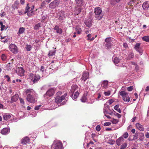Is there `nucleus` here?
Instances as JSON below:
<instances>
[{"label": "nucleus", "instance_id": "obj_20", "mask_svg": "<svg viewBox=\"0 0 149 149\" xmlns=\"http://www.w3.org/2000/svg\"><path fill=\"white\" fill-rule=\"evenodd\" d=\"M92 20L91 19L89 18L88 19L85 20L84 22V23L87 26L90 27L92 25Z\"/></svg>", "mask_w": 149, "mask_h": 149}, {"label": "nucleus", "instance_id": "obj_45", "mask_svg": "<svg viewBox=\"0 0 149 149\" xmlns=\"http://www.w3.org/2000/svg\"><path fill=\"white\" fill-rule=\"evenodd\" d=\"M118 120L116 119H113L112 121V123L113 124H116L118 123Z\"/></svg>", "mask_w": 149, "mask_h": 149}, {"label": "nucleus", "instance_id": "obj_9", "mask_svg": "<svg viewBox=\"0 0 149 149\" xmlns=\"http://www.w3.org/2000/svg\"><path fill=\"white\" fill-rule=\"evenodd\" d=\"M140 43H137L135 45L134 48L136 51L139 52L140 55H141L143 54V50L142 47L140 46Z\"/></svg>", "mask_w": 149, "mask_h": 149}, {"label": "nucleus", "instance_id": "obj_38", "mask_svg": "<svg viewBox=\"0 0 149 149\" xmlns=\"http://www.w3.org/2000/svg\"><path fill=\"white\" fill-rule=\"evenodd\" d=\"M79 93L78 92V91H77L75 93L74 95L73 98H72V96L71 97L72 98L73 100L75 99L78 97V96L79 95Z\"/></svg>", "mask_w": 149, "mask_h": 149}, {"label": "nucleus", "instance_id": "obj_37", "mask_svg": "<svg viewBox=\"0 0 149 149\" xmlns=\"http://www.w3.org/2000/svg\"><path fill=\"white\" fill-rule=\"evenodd\" d=\"M30 8L29 6V4L27 3L26 6L25 8V10L24 12V14H26L29 11V10L30 9Z\"/></svg>", "mask_w": 149, "mask_h": 149}, {"label": "nucleus", "instance_id": "obj_4", "mask_svg": "<svg viewBox=\"0 0 149 149\" xmlns=\"http://www.w3.org/2000/svg\"><path fill=\"white\" fill-rule=\"evenodd\" d=\"M119 93L124 101L128 102L130 100V98L128 95V93L122 91H119Z\"/></svg>", "mask_w": 149, "mask_h": 149}, {"label": "nucleus", "instance_id": "obj_17", "mask_svg": "<svg viewBox=\"0 0 149 149\" xmlns=\"http://www.w3.org/2000/svg\"><path fill=\"white\" fill-rule=\"evenodd\" d=\"M54 29L56 31V33L59 34H61L63 32L62 29L59 28V26L58 25L55 26Z\"/></svg>", "mask_w": 149, "mask_h": 149}, {"label": "nucleus", "instance_id": "obj_54", "mask_svg": "<svg viewBox=\"0 0 149 149\" xmlns=\"http://www.w3.org/2000/svg\"><path fill=\"white\" fill-rule=\"evenodd\" d=\"M5 78H6L7 79V81L8 82H9L10 81V77L8 75H5L4 77Z\"/></svg>", "mask_w": 149, "mask_h": 149}, {"label": "nucleus", "instance_id": "obj_6", "mask_svg": "<svg viewBox=\"0 0 149 149\" xmlns=\"http://www.w3.org/2000/svg\"><path fill=\"white\" fill-rule=\"evenodd\" d=\"M60 2L59 0H55L50 3L49 6V8L51 9L56 8L59 5Z\"/></svg>", "mask_w": 149, "mask_h": 149}, {"label": "nucleus", "instance_id": "obj_63", "mask_svg": "<svg viewBox=\"0 0 149 149\" xmlns=\"http://www.w3.org/2000/svg\"><path fill=\"white\" fill-rule=\"evenodd\" d=\"M61 93H62L61 92H58L56 93V96H59L61 94Z\"/></svg>", "mask_w": 149, "mask_h": 149}, {"label": "nucleus", "instance_id": "obj_31", "mask_svg": "<svg viewBox=\"0 0 149 149\" xmlns=\"http://www.w3.org/2000/svg\"><path fill=\"white\" fill-rule=\"evenodd\" d=\"M35 13V10L33 9H31L27 13L28 16L30 17L33 15Z\"/></svg>", "mask_w": 149, "mask_h": 149}, {"label": "nucleus", "instance_id": "obj_58", "mask_svg": "<svg viewBox=\"0 0 149 149\" xmlns=\"http://www.w3.org/2000/svg\"><path fill=\"white\" fill-rule=\"evenodd\" d=\"M123 47L125 48H127L128 47V45L127 43H124L123 44Z\"/></svg>", "mask_w": 149, "mask_h": 149}, {"label": "nucleus", "instance_id": "obj_49", "mask_svg": "<svg viewBox=\"0 0 149 149\" xmlns=\"http://www.w3.org/2000/svg\"><path fill=\"white\" fill-rule=\"evenodd\" d=\"M104 94L105 96H109L110 94V92L109 91L107 92H104Z\"/></svg>", "mask_w": 149, "mask_h": 149}, {"label": "nucleus", "instance_id": "obj_50", "mask_svg": "<svg viewBox=\"0 0 149 149\" xmlns=\"http://www.w3.org/2000/svg\"><path fill=\"white\" fill-rule=\"evenodd\" d=\"M111 124V123L110 122H106L104 123V125L105 126H108Z\"/></svg>", "mask_w": 149, "mask_h": 149}, {"label": "nucleus", "instance_id": "obj_22", "mask_svg": "<svg viewBox=\"0 0 149 149\" xmlns=\"http://www.w3.org/2000/svg\"><path fill=\"white\" fill-rule=\"evenodd\" d=\"M77 5L78 6L81 7L83 5L84 0H75Z\"/></svg>", "mask_w": 149, "mask_h": 149}, {"label": "nucleus", "instance_id": "obj_44", "mask_svg": "<svg viewBox=\"0 0 149 149\" xmlns=\"http://www.w3.org/2000/svg\"><path fill=\"white\" fill-rule=\"evenodd\" d=\"M139 134L137 133H136L133 136V140H135L138 138Z\"/></svg>", "mask_w": 149, "mask_h": 149}, {"label": "nucleus", "instance_id": "obj_41", "mask_svg": "<svg viewBox=\"0 0 149 149\" xmlns=\"http://www.w3.org/2000/svg\"><path fill=\"white\" fill-rule=\"evenodd\" d=\"M87 100L86 96L85 95H84L81 99V100L82 102H86Z\"/></svg>", "mask_w": 149, "mask_h": 149}, {"label": "nucleus", "instance_id": "obj_25", "mask_svg": "<svg viewBox=\"0 0 149 149\" xmlns=\"http://www.w3.org/2000/svg\"><path fill=\"white\" fill-rule=\"evenodd\" d=\"M136 125L137 128L141 131H143L144 130V128L143 126L140 124L139 123H136Z\"/></svg>", "mask_w": 149, "mask_h": 149}, {"label": "nucleus", "instance_id": "obj_39", "mask_svg": "<svg viewBox=\"0 0 149 149\" xmlns=\"http://www.w3.org/2000/svg\"><path fill=\"white\" fill-rule=\"evenodd\" d=\"M32 47L30 45H26L25 47L27 51H30Z\"/></svg>", "mask_w": 149, "mask_h": 149}, {"label": "nucleus", "instance_id": "obj_48", "mask_svg": "<svg viewBox=\"0 0 149 149\" xmlns=\"http://www.w3.org/2000/svg\"><path fill=\"white\" fill-rule=\"evenodd\" d=\"M123 136L126 139L128 137V134L127 132H125L123 134Z\"/></svg>", "mask_w": 149, "mask_h": 149}, {"label": "nucleus", "instance_id": "obj_36", "mask_svg": "<svg viewBox=\"0 0 149 149\" xmlns=\"http://www.w3.org/2000/svg\"><path fill=\"white\" fill-rule=\"evenodd\" d=\"M119 107V106L117 105L115 106L114 107V109L115 110H116L119 113H121V111L120 108H118Z\"/></svg>", "mask_w": 149, "mask_h": 149}, {"label": "nucleus", "instance_id": "obj_27", "mask_svg": "<svg viewBox=\"0 0 149 149\" xmlns=\"http://www.w3.org/2000/svg\"><path fill=\"white\" fill-rule=\"evenodd\" d=\"M123 139L121 137H119L116 141V144L117 145L119 146L121 143L123 141Z\"/></svg>", "mask_w": 149, "mask_h": 149}, {"label": "nucleus", "instance_id": "obj_53", "mask_svg": "<svg viewBox=\"0 0 149 149\" xmlns=\"http://www.w3.org/2000/svg\"><path fill=\"white\" fill-rule=\"evenodd\" d=\"M115 115L116 116H117V117L119 118L121 117V115L120 114H119V113H116L115 111Z\"/></svg>", "mask_w": 149, "mask_h": 149}, {"label": "nucleus", "instance_id": "obj_61", "mask_svg": "<svg viewBox=\"0 0 149 149\" xmlns=\"http://www.w3.org/2000/svg\"><path fill=\"white\" fill-rule=\"evenodd\" d=\"M113 102V100L111 99L109 100L108 103H109V104H111Z\"/></svg>", "mask_w": 149, "mask_h": 149}, {"label": "nucleus", "instance_id": "obj_57", "mask_svg": "<svg viewBox=\"0 0 149 149\" xmlns=\"http://www.w3.org/2000/svg\"><path fill=\"white\" fill-rule=\"evenodd\" d=\"M41 106V105H39L38 106H36L34 108V109L35 110H38L40 108V107Z\"/></svg>", "mask_w": 149, "mask_h": 149}, {"label": "nucleus", "instance_id": "obj_5", "mask_svg": "<svg viewBox=\"0 0 149 149\" xmlns=\"http://www.w3.org/2000/svg\"><path fill=\"white\" fill-rule=\"evenodd\" d=\"M55 89L54 88H51L48 90L44 94L43 96L46 99L48 98V97H51L55 93Z\"/></svg>", "mask_w": 149, "mask_h": 149}, {"label": "nucleus", "instance_id": "obj_26", "mask_svg": "<svg viewBox=\"0 0 149 149\" xmlns=\"http://www.w3.org/2000/svg\"><path fill=\"white\" fill-rule=\"evenodd\" d=\"M134 54L133 52L130 53L128 55L127 57L126 58V59L127 60H130L134 57Z\"/></svg>", "mask_w": 149, "mask_h": 149}, {"label": "nucleus", "instance_id": "obj_13", "mask_svg": "<svg viewBox=\"0 0 149 149\" xmlns=\"http://www.w3.org/2000/svg\"><path fill=\"white\" fill-rule=\"evenodd\" d=\"M32 80L33 81V83H35L37 82L40 79V77L38 74H32Z\"/></svg>", "mask_w": 149, "mask_h": 149}, {"label": "nucleus", "instance_id": "obj_8", "mask_svg": "<svg viewBox=\"0 0 149 149\" xmlns=\"http://www.w3.org/2000/svg\"><path fill=\"white\" fill-rule=\"evenodd\" d=\"M140 43H137L135 45L134 48L136 51L139 52L140 55H141L143 54V50L142 47L140 46Z\"/></svg>", "mask_w": 149, "mask_h": 149}, {"label": "nucleus", "instance_id": "obj_28", "mask_svg": "<svg viewBox=\"0 0 149 149\" xmlns=\"http://www.w3.org/2000/svg\"><path fill=\"white\" fill-rule=\"evenodd\" d=\"M25 31V29L24 28L22 27L19 28V31L17 33L18 36H19L20 35L23 33Z\"/></svg>", "mask_w": 149, "mask_h": 149}, {"label": "nucleus", "instance_id": "obj_24", "mask_svg": "<svg viewBox=\"0 0 149 149\" xmlns=\"http://www.w3.org/2000/svg\"><path fill=\"white\" fill-rule=\"evenodd\" d=\"M142 7L144 10H147L149 7V4L147 2H145L143 3Z\"/></svg>", "mask_w": 149, "mask_h": 149}, {"label": "nucleus", "instance_id": "obj_11", "mask_svg": "<svg viewBox=\"0 0 149 149\" xmlns=\"http://www.w3.org/2000/svg\"><path fill=\"white\" fill-rule=\"evenodd\" d=\"M9 48L10 50L13 53L15 54L17 52V46L14 44H10L9 46Z\"/></svg>", "mask_w": 149, "mask_h": 149}, {"label": "nucleus", "instance_id": "obj_2", "mask_svg": "<svg viewBox=\"0 0 149 149\" xmlns=\"http://www.w3.org/2000/svg\"><path fill=\"white\" fill-rule=\"evenodd\" d=\"M63 147L62 143L60 141H55L52 145L51 149H62Z\"/></svg>", "mask_w": 149, "mask_h": 149}, {"label": "nucleus", "instance_id": "obj_30", "mask_svg": "<svg viewBox=\"0 0 149 149\" xmlns=\"http://www.w3.org/2000/svg\"><path fill=\"white\" fill-rule=\"evenodd\" d=\"M9 130L7 128H4L1 130V133L3 134H6L8 133Z\"/></svg>", "mask_w": 149, "mask_h": 149}, {"label": "nucleus", "instance_id": "obj_43", "mask_svg": "<svg viewBox=\"0 0 149 149\" xmlns=\"http://www.w3.org/2000/svg\"><path fill=\"white\" fill-rule=\"evenodd\" d=\"M41 24L40 23H38L37 24L35 25L34 29L36 30L38 29L39 28L41 27Z\"/></svg>", "mask_w": 149, "mask_h": 149}, {"label": "nucleus", "instance_id": "obj_42", "mask_svg": "<svg viewBox=\"0 0 149 149\" xmlns=\"http://www.w3.org/2000/svg\"><path fill=\"white\" fill-rule=\"evenodd\" d=\"M139 140L141 141H143V138L144 137V135L143 134L141 133L139 134Z\"/></svg>", "mask_w": 149, "mask_h": 149}, {"label": "nucleus", "instance_id": "obj_59", "mask_svg": "<svg viewBox=\"0 0 149 149\" xmlns=\"http://www.w3.org/2000/svg\"><path fill=\"white\" fill-rule=\"evenodd\" d=\"M98 96L97 98L96 99V100H99V99L100 98L101 96V94L100 93H99L98 94Z\"/></svg>", "mask_w": 149, "mask_h": 149}, {"label": "nucleus", "instance_id": "obj_16", "mask_svg": "<svg viewBox=\"0 0 149 149\" xmlns=\"http://www.w3.org/2000/svg\"><path fill=\"white\" fill-rule=\"evenodd\" d=\"M16 71L17 72H18V74L19 76H22L24 75V70L23 68H18Z\"/></svg>", "mask_w": 149, "mask_h": 149}, {"label": "nucleus", "instance_id": "obj_60", "mask_svg": "<svg viewBox=\"0 0 149 149\" xmlns=\"http://www.w3.org/2000/svg\"><path fill=\"white\" fill-rule=\"evenodd\" d=\"M40 70L42 72L44 71L45 68L44 66H41Z\"/></svg>", "mask_w": 149, "mask_h": 149}, {"label": "nucleus", "instance_id": "obj_47", "mask_svg": "<svg viewBox=\"0 0 149 149\" xmlns=\"http://www.w3.org/2000/svg\"><path fill=\"white\" fill-rule=\"evenodd\" d=\"M127 146L126 143H124L121 145L120 149H124Z\"/></svg>", "mask_w": 149, "mask_h": 149}, {"label": "nucleus", "instance_id": "obj_52", "mask_svg": "<svg viewBox=\"0 0 149 149\" xmlns=\"http://www.w3.org/2000/svg\"><path fill=\"white\" fill-rule=\"evenodd\" d=\"M32 90V89H27L26 91V94L29 93V94H30V93L31 92Z\"/></svg>", "mask_w": 149, "mask_h": 149}, {"label": "nucleus", "instance_id": "obj_12", "mask_svg": "<svg viewBox=\"0 0 149 149\" xmlns=\"http://www.w3.org/2000/svg\"><path fill=\"white\" fill-rule=\"evenodd\" d=\"M58 19L60 21H62L65 18V12L63 10L59 11L58 13Z\"/></svg>", "mask_w": 149, "mask_h": 149}, {"label": "nucleus", "instance_id": "obj_7", "mask_svg": "<svg viewBox=\"0 0 149 149\" xmlns=\"http://www.w3.org/2000/svg\"><path fill=\"white\" fill-rule=\"evenodd\" d=\"M26 100L28 102L34 103L37 101V99L31 94H28L26 97Z\"/></svg>", "mask_w": 149, "mask_h": 149}, {"label": "nucleus", "instance_id": "obj_29", "mask_svg": "<svg viewBox=\"0 0 149 149\" xmlns=\"http://www.w3.org/2000/svg\"><path fill=\"white\" fill-rule=\"evenodd\" d=\"M112 60L114 63L118 64V63L120 60V59L118 57L113 56V57Z\"/></svg>", "mask_w": 149, "mask_h": 149}, {"label": "nucleus", "instance_id": "obj_14", "mask_svg": "<svg viewBox=\"0 0 149 149\" xmlns=\"http://www.w3.org/2000/svg\"><path fill=\"white\" fill-rule=\"evenodd\" d=\"M89 77V73L88 72H84L81 77V79L84 81H86Z\"/></svg>", "mask_w": 149, "mask_h": 149}, {"label": "nucleus", "instance_id": "obj_40", "mask_svg": "<svg viewBox=\"0 0 149 149\" xmlns=\"http://www.w3.org/2000/svg\"><path fill=\"white\" fill-rule=\"evenodd\" d=\"M56 53V51H49V53L48 54L49 56H52L54 55Z\"/></svg>", "mask_w": 149, "mask_h": 149}, {"label": "nucleus", "instance_id": "obj_46", "mask_svg": "<svg viewBox=\"0 0 149 149\" xmlns=\"http://www.w3.org/2000/svg\"><path fill=\"white\" fill-rule=\"evenodd\" d=\"M133 89V86H130L127 88V90L129 91H132Z\"/></svg>", "mask_w": 149, "mask_h": 149}, {"label": "nucleus", "instance_id": "obj_34", "mask_svg": "<svg viewBox=\"0 0 149 149\" xmlns=\"http://www.w3.org/2000/svg\"><path fill=\"white\" fill-rule=\"evenodd\" d=\"M143 40L146 42H149V36H144L142 37Z\"/></svg>", "mask_w": 149, "mask_h": 149}, {"label": "nucleus", "instance_id": "obj_10", "mask_svg": "<svg viewBox=\"0 0 149 149\" xmlns=\"http://www.w3.org/2000/svg\"><path fill=\"white\" fill-rule=\"evenodd\" d=\"M67 95V93H65L64 95H62L61 97L60 96H56L55 98V102L57 103H59L63 100L65 97Z\"/></svg>", "mask_w": 149, "mask_h": 149}, {"label": "nucleus", "instance_id": "obj_19", "mask_svg": "<svg viewBox=\"0 0 149 149\" xmlns=\"http://www.w3.org/2000/svg\"><path fill=\"white\" fill-rule=\"evenodd\" d=\"M19 98V95L17 94H16L13 96L11 98V103L15 102L18 100Z\"/></svg>", "mask_w": 149, "mask_h": 149}, {"label": "nucleus", "instance_id": "obj_51", "mask_svg": "<svg viewBox=\"0 0 149 149\" xmlns=\"http://www.w3.org/2000/svg\"><path fill=\"white\" fill-rule=\"evenodd\" d=\"M100 129V127L99 125H97L96 127V130L97 131H99Z\"/></svg>", "mask_w": 149, "mask_h": 149}, {"label": "nucleus", "instance_id": "obj_64", "mask_svg": "<svg viewBox=\"0 0 149 149\" xmlns=\"http://www.w3.org/2000/svg\"><path fill=\"white\" fill-rule=\"evenodd\" d=\"M87 37H88V40H89L91 37V34H88L87 36Z\"/></svg>", "mask_w": 149, "mask_h": 149}, {"label": "nucleus", "instance_id": "obj_18", "mask_svg": "<svg viewBox=\"0 0 149 149\" xmlns=\"http://www.w3.org/2000/svg\"><path fill=\"white\" fill-rule=\"evenodd\" d=\"M78 89V86L76 85H74L72 86H71L70 92L72 93V95L71 97H72L73 95V94L75 91Z\"/></svg>", "mask_w": 149, "mask_h": 149}, {"label": "nucleus", "instance_id": "obj_32", "mask_svg": "<svg viewBox=\"0 0 149 149\" xmlns=\"http://www.w3.org/2000/svg\"><path fill=\"white\" fill-rule=\"evenodd\" d=\"M11 116L9 114H4L3 115V118L4 120H7L10 118Z\"/></svg>", "mask_w": 149, "mask_h": 149}, {"label": "nucleus", "instance_id": "obj_35", "mask_svg": "<svg viewBox=\"0 0 149 149\" xmlns=\"http://www.w3.org/2000/svg\"><path fill=\"white\" fill-rule=\"evenodd\" d=\"M108 81L107 80H104L102 84V86L104 88H106L108 85Z\"/></svg>", "mask_w": 149, "mask_h": 149}, {"label": "nucleus", "instance_id": "obj_3", "mask_svg": "<svg viewBox=\"0 0 149 149\" xmlns=\"http://www.w3.org/2000/svg\"><path fill=\"white\" fill-rule=\"evenodd\" d=\"M104 46L107 49H110L113 45L112 40L111 37L107 38L105 39V42L104 43Z\"/></svg>", "mask_w": 149, "mask_h": 149}, {"label": "nucleus", "instance_id": "obj_23", "mask_svg": "<svg viewBox=\"0 0 149 149\" xmlns=\"http://www.w3.org/2000/svg\"><path fill=\"white\" fill-rule=\"evenodd\" d=\"M19 3L17 1H15L14 3L12 5V8L15 10L16 9H18Z\"/></svg>", "mask_w": 149, "mask_h": 149}, {"label": "nucleus", "instance_id": "obj_21", "mask_svg": "<svg viewBox=\"0 0 149 149\" xmlns=\"http://www.w3.org/2000/svg\"><path fill=\"white\" fill-rule=\"evenodd\" d=\"M81 11V8L76 7L74 11V14L75 15H77L79 14Z\"/></svg>", "mask_w": 149, "mask_h": 149}, {"label": "nucleus", "instance_id": "obj_62", "mask_svg": "<svg viewBox=\"0 0 149 149\" xmlns=\"http://www.w3.org/2000/svg\"><path fill=\"white\" fill-rule=\"evenodd\" d=\"M19 100L20 101V103H22L23 104H24V100H23L22 99L20 98H19Z\"/></svg>", "mask_w": 149, "mask_h": 149}, {"label": "nucleus", "instance_id": "obj_56", "mask_svg": "<svg viewBox=\"0 0 149 149\" xmlns=\"http://www.w3.org/2000/svg\"><path fill=\"white\" fill-rule=\"evenodd\" d=\"M6 15V14L4 11L0 14V16L1 17H4Z\"/></svg>", "mask_w": 149, "mask_h": 149}, {"label": "nucleus", "instance_id": "obj_15", "mask_svg": "<svg viewBox=\"0 0 149 149\" xmlns=\"http://www.w3.org/2000/svg\"><path fill=\"white\" fill-rule=\"evenodd\" d=\"M30 139L28 136H26L24 137L21 141V143L23 144H26V143H29L30 142Z\"/></svg>", "mask_w": 149, "mask_h": 149}, {"label": "nucleus", "instance_id": "obj_1", "mask_svg": "<svg viewBox=\"0 0 149 149\" xmlns=\"http://www.w3.org/2000/svg\"><path fill=\"white\" fill-rule=\"evenodd\" d=\"M94 13L96 19L98 20L101 19L104 15L102 9L99 7H97L94 9Z\"/></svg>", "mask_w": 149, "mask_h": 149}, {"label": "nucleus", "instance_id": "obj_33", "mask_svg": "<svg viewBox=\"0 0 149 149\" xmlns=\"http://www.w3.org/2000/svg\"><path fill=\"white\" fill-rule=\"evenodd\" d=\"M75 30L77 33L78 34H80L82 31V30L78 26H76L75 28Z\"/></svg>", "mask_w": 149, "mask_h": 149}, {"label": "nucleus", "instance_id": "obj_55", "mask_svg": "<svg viewBox=\"0 0 149 149\" xmlns=\"http://www.w3.org/2000/svg\"><path fill=\"white\" fill-rule=\"evenodd\" d=\"M6 56L5 54H3L1 56V58L2 59V60L3 61H4L6 59Z\"/></svg>", "mask_w": 149, "mask_h": 149}]
</instances>
